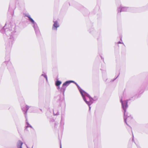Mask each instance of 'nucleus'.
Masks as SVG:
<instances>
[{"instance_id":"20","label":"nucleus","mask_w":148,"mask_h":148,"mask_svg":"<svg viewBox=\"0 0 148 148\" xmlns=\"http://www.w3.org/2000/svg\"><path fill=\"white\" fill-rule=\"evenodd\" d=\"M119 76V75H117V76H116L114 79H112L111 82H113Z\"/></svg>"},{"instance_id":"17","label":"nucleus","mask_w":148,"mask_h":148,"mask_svg":"<svg viewBox=\"0 0 148 148\" xmlns=\"http://www.w3.org/2000/svg\"><path fill=\"white\" fill-rule=\"evenodd\" d=\"M89 32H90V33L92 34H93L94 33V32H95V31H94V29L92 28L91 29H90L89 30Z\"/></svg>"},{"instance_id":"28","label":"nucleus","mask_w":148,"mask_h":148,"mask_svg":"<svg viewBox=\"0 0 148 148\" xmlns=\"http://www.w3.org/2000/svg\"><path fill=\"white\" fill-rule=\"evenodd\" d=\"M128 126H129V127H130V128H131V127H130V126H129V125H128Z\"/></svg>"},{"instance_id":"4","label":"nucleus","mask_w":148,"mask_h":148,"mask_svg":"<svg viewBox=\"0 0 148 148\" xmlns=\"http://www.w3.org/2000/svg\"><path fill=\"white\" fill-rule=\"evenodd\" d=\"M6 64L7 68L11 73H13L14 71V69L11 62L10 61V58L8 56V59L3 64V65Z\"/></svg>"},{"instance_id":"15","label":"nucleus","mask_w":148,"mask_h":148,"mask_svg":"<svg viewBox=\"0 0 148 148\" xmlns=\"http://www.w3.org/2000/svg\"><path fill=\"white\" fill-rule=\"evenodd\" d=\"M61 83L62 82L61 81L57 80L55 82V85L57 86H60Z\"/></svg>"},{"instance_id":"26","label":"nucleus","mask_w":148,"mask_h":148,"mask_svg":"<svg viewBox=\"0 0 148 148\" xmlns=\"http://www.w3.org/2000/svg\"><path fill=\"white\" fill-rule=\"evenodd\" d=\"M58 89L60 88L59 87L60 86H58Z\"/></svg>"},{"instance_id":"2","label":"nucleus","mask_w":148,"mask_h":148,"mask_svg":"<svg viewBox=\"0 0 148 148\" xmlns=\"http://www.w3.org/2000/svg\"><path fill=\"white\" fill-rule=\"evenodd\" d=\"M120 101L121 103L122 107L124 111V121L127 125H128L127 121L131 123L133 119L130 114L126 112V109L128 107L127 100L122 101L121 98L120 100Z\"/></svg>"},{"instance_id":"29","label":"nucleus","mask_w":148,"mask_h":148,"mask_svg":"<svg viewBox=\"0 0 148 148\" xmlns=\"http://www.w3.org/2000/svg\"><path fill=\"white\" fill-rule=\"evenodd\" d=\"M40 110L41 111H42V110H41V109H40Z\"/></svg>"},{"instance_id":"6","label":"nucleus","mask_w":148,"mask_h":148,"mask_svg":"<svg viewBox=\"0 0 148 148\" xmlns=\"http://www.w3.org/2000/svg\"><path fill=\"white\" fill-rule=\"evenodd\" d=\"M131 8L126 7H123L121 6L120 7L118 8L117 12L118 14H119L120 13L122 12H127L130 11Z\"/></svg>"},{"instance_id":"16","label":"nucleus","mask_w":148,"mask_h":148,"mask_svg":"<svg viewBox=\"0 0 148 148\" xmlns=\"http://www.w3.org/2000/svg\"><path fill=\"white\" fill-rule=\"evenodd\" d=\"M53 114L55 115H58L59 114V112L56 110H53Z\"/></svg>"},{"instance_id":"10","label":"nucleus","mask_w":148,"mask_h":148,"mask_svg":"<svg viewBox=\"0 0 148 148\" xmlns=\"http://www.w3.org/2000/svg\"><path fill=\"white\" fill-rule=\"evenodd\" d=\"M53 22L54 24L53 25L52 27V29L53 30L57 31V28L60 26L59 24L57 21L53 20Z\"/></svg>"},{"instance_id":"11","label":"nucleus","mask_w":148,"mask_h":148,"mask_svg":"<svg viewBox=\"0 0 148 148\" xmlns=\"http://www.w3.org/2000/svg\"><path fill=\"white\" fill-rule=\"evenodd\" d=\"M77 87L79 92H80V93L82 97L83 98L85 97V96L87 94V93H86L84 90L82 89L79 86H78Z\"/></svg>"},{"instance_id":"8","label":"nucleus","mask_w":148,"mask_h":148,"mask_svg":"<svg viewBox=\"0 0 148 148\" xmlns=\"http://www.w3.org/2000/svg\"><path fill=\"white\" fill-rule=\"evenodd\" d=\"M30 107H29L27 105H26L24 107H22V109L23 111L24 112V114L26 119V121H27V111Z\"/></svg>"},{"instance_id":"30","label":"nucleus","mask_w":148,"mask_h":148,"mask_svg":"<svg viewBox=\"0 0 148 148\" xmlns=\"http://www.w3.org/2000/svg\"><path fill=\"white\" fill-rule=\"evenodd\" d=\"M138 148H140V147H138Z\"/></svg>"},{"instance_id":"7","label":"nucleus","mask_w":148,"mask_h":148,"mask_svg":"<svg viewBox=\"0 0 148 148\" xmlns=\"http://www.w3.org/2000/svg\"><path fill=\"white\" fill-rule=\"evenodd\" d=\"M16 5L15 3H11L9 5L8 12H10L11 10H12V12H11V14L12 16L14 15V10L16 9Z\"/></svg>"},{"instance_id":"5","label":"nucleus","mask_w":148,"mask_h":148,"mask_svg":"<svg viewBox=\"0 0 148 148\" xmlns=\"http://www.w3.org/2000/svg\"><path fill=\"white\" fill-rule=\"evenodd\" d=\"M73 82H74V81L69 80L66 81L63 84L62 86L60 89V91L63 93V95H64V93L66 87L68 86L71 83Z\"/></svg>"},{"instance_id":"19","label":"nucleus","mask_w":148,"mask_h":148,"mask_svg":"<svg viewBox=\"0 0 148 148\" xmlns=\"http://www.w3.org/2000/svg\"><path fill=\"white\" fill-rule=\"evenodd\" d=\"M41 77H44L46 79V81L47 82L48 81L47 77L46 75H42Z\"/></svg>"},{"instance_id":"22","label":"nucleus","mask_w":148,"mask_h":148,"mask_svg":"<svg viewBox=\"0 0 148 148\" xmlns=\"http://www.w3.org/2000/svg\"><path fill=\"white\" fill-rule=\"evenodd\" d=\"M118 44H123V42H121L120 41H119L118 42Z\"/></svg>"},{"instance_id":"13","label":"nucleus","mask_w":148,"mask_h":148,"mask_svg":"<svg viewBox=\"0 0 148 148\" xmlns=\"http://www.w3.org/2000/svg\"><path fill=\"white\" fill-rule=\"evenodd\" d=\"M62 116L60 122V126L61 128L63 129L64 128V120L62 118Z\"/></svg>"},{"instance_id":"18","label":"nucleus","mask_w":148,"mask_h":148,"mask_svg":"<svg viewBox=\"0 0 148 148\" xmlns=\"http://www.w3.org/2000/svg\"><path fill=\"white\" fill-rule=\"evenodd\" d=\"M26 124L27 125L26 127V128L25 129V130H26L27 128L28 127H30L31 128H32V126L29 124L28 122L26 121Z\"/></svg>"},{"instance_id":"14","label":"nucleus","mask_w":148,"mask_h":148,"mask_svg":"<svg viewBox=\"0 0 148 148\" xmlns=\"http://www.w3.org/2000/svg\"><path fill=\"white\" fill-rule=\"evenodd\" d=\"M97 140V139H95L94 140V142H95V146L94 148H101L100 144H99L98 145H97V144L96 143Z\"/></svg>"},{"instance_id":"21","label":"nucleus","mask_w":148,"mask_h":148,"mask_svg":"<svg viewBox=\"0 0 148 148\" xmlns=\"http://www.w3.org/2000/svg\"><path fill=\"white\" fill-rule=\"evenodd\" d=\"M73 83H75V84L76 85V86H77V87L78 86H79L74 81V82H73Z\"/></svg>"},{"instance_id":"24","label":"nucleus","mask_w":148,"mask_h":148,"mask_svg":"<svg viewBox=\"0 0 148 148\" xmlns=\"http://www.w3.org/2000/svg\"><path fill=\"white\" fill-rule=\"evenodd\" d=\"M100 57H101V59L102 60H103V61L104 62V58H103L101 56H100Z\"/></svg>"},{"instance_id":"27","label":"nucleus","mask_w":148,"mask_h":148,"mask_svg":"<svg viewBox=\"0 0 148 148\" xmlns=\"http://www.w3.org/2000/svg\"><path fill=\"white\" fill-rule=\"evenodd\" d=\"M128 126H129V127H130V128H131V127H130V126H129V125H128Z\"/></svg>"},{"instance_id":"1","label":"nucleus","mask_w":148,"mask_h":148,"mask_svg":"<svg viewBox=\"0 0 148 148\" xmlns=\"http://www.w3.org/2000/svg\"><path fill=\"white\" fill-rule=\"evenodd\" d=\"M18 27L14 23L10 22L8 25L6 23L0 30V32L3 34L5 37H8V40L5 43V48L7 50H10L18 35Z\"/></svg>"},{"instance_id":"23","label":"nucleus","mask_w":148,"mask_h":148,"mask_svg":"<svg viewBox=\"0 0 148 148\" xmlns=\"http://www.w3.org/2000/svg\"><path fill=\"white\" fill-rule=\"evenodd\" d=\"M100 140H101V138H100V137H99V138L98 139V141H99V143H100Z\"/></svg>"},{"instance_id":"12","label":"nucleus","mask_w":148,"mask_h":148,"mask_svg":"<svg viewBox=\"0 0 148 148\" xmlns=\"http://www.w3.org/2000/svg\"><path fill=\"white\" fill-rule=\"evenodd\" d=\"M83 99L84 101H85V102L86 103L88 106L89 107V110H90L91 107H90V106L93 103V102L90 101H89L87 100L86 97L83 98Z\"/></svg>"},{"instance_id":"25","label":"nucleus","mask_w":148,"mask_h":148,"mask_svg":"<svg viewBox=\"0 0 148 148\" xmlns=\"http://www.w3.org/2000/svg\"><path fill=\"white\" fill-rule=\"evenodd\" d=\"M60 148H62L61 144H60Z\"/></svg>"},{"instance_id":"9","label":"nucleus","mask_w":148,"mask_h":148,"mask_svg":"<svg viewBox=\"0 0 148 148\" xmlns=\"http://www.w3.org/2000/svg\"><path fill=\"white\" fill-rule=\"evenodd\" d=\"M85 97L87 100L92 101H96L98 99V97L96 96H95L93 98L91 97L87 93V94L85 96Z\"/></svg>"},{"instance_id":"3","label":"nucleus","mask_w":148,"mask_h":148,"mask_svg":"<svg viewBox=\"0 0 148 148\" xmlns=\"http://www.w3.org/2000/svg\"><path fill=\"white\" fill-rule=\"evenodd\" d=\"M24 15L25 16L27 17L28 18V20L32 24V26L34 29L37 36H40V33L37 23L31 18L30 15L29 14H24Z\"/></svg>"}]
</instances>
